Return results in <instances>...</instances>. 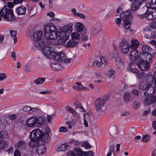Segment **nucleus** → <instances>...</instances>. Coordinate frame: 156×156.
Segmentation results:
<instances>
[{"label":"nucleus","mask_w":156,"mask_h":156,"mask_svg":"<svg viewBox=\"0 0 156 156\" xmlns=\"http://www.w3.org/2000/svg\"><path fill=\"white\" fill-rule=\"evenodd\" d=\"M46 150V148L43 144H41L39 145L37 147V151L39 155H42L44 154Z\"/></svg>","instance_id":"nucleus-25"},{"label":"nucleus","mask_w":156,"mask_h":156,"mask_svg":"<svg viewBox=\"0 0 156 156\" xmlns=\"http://www.w3.org/2000/svg\"><path fill=\"white\" fill-rule=\"evenodd\" d=\"M10 34L11 36L13 38L14 43H16L17 41V38L16 37L17 32L14 30H11L10 31Z\"/></svg>","instance_id":"nucleus-38"},{"label":"nucleus","mask_w":156,"mask_h":156,"mask_svg":"<svg viewBox=\"0 0 156 156\" xmlns=\"http://www.w3.org/2000/svg\"><path fill=\"white\" fill-rule=\"evenodd\" d=\"M41 134L40 129H35L30 132V138L31 141L29 143L30 147L34 148L38 145Z\"/></svg>","instance_id":"nucleus-3"},{"label":"nucleus","mask_w":156,"mask_h":156,"mask_svg":"<svg viewBox=\"0 0 156 156\" xmlns=\"http://www.w3.org/2000/svg\"><path fill=\"white\" fill-rule=\"evenodd\" d=\"M56 54L54 56V60L58 61H61L63 60L65 58V54L62 53H60L57 54L56 52Z\"/></svg>","instance_id":"nucleus-26"},{"label":"nucleus","mask_w":156,"mask_h":156,"mask_svg":"<svg viewBox=\"0 0 156 156\" xmlns=\"http://www.w3.org/2000/svg\"><path fill=\"white\" fill-rule=\"evenodd\" d=\"M115 62L118 67L122 69L124 68V64L122 60L119 57L115 59Z\"/></svg>","instance_id":"nucleus-18"},{"label":"nucleus","mask_w":156,"mask_h":156,"mask_svg":"<svg viewBox=\"0 0 156 156\" xmlns=\"http://www.w3.org/2000/svg\"><path fill=\"white\" fill-rule=\"evenodd\" d=\"M145 75V73L143 72H142L140 73H139H139L136 75V76H137V78L138 79H141Z\"/></svg>","instance_id":"nucleus-53"},{"label":"nucleus","mask_w":156,"mask_h":156,"mask_svg":"<svg viewBox=\"0 0 156 156\" xmlns=\"http://www.w3.org/2000/svg\"><path fill=\"white\" fill-rule=\"evenodd\" d=\"M76 108H80V111L81 112H85V110L83 107L82 104L80 103H77L75 104Z\"/></svg>","instance_id":"nucleus-45"},{"label":"nucleus","mask_w":156,"mask_h":156,"mask_svg":"<svg viewBox=\"0 0 156 156\" xmlns=\"http://www.w3.org/2000/svg\"><path fill=\"white\" fill-rule=\"evenodd\" d=\"M81 37L82 40L83 41H87L88 39L87 34L86 33V30L83 31L82 33Z\"/></svg>","instance_id":"nucleus-41"},{"label":"nucleus","mask_w":156,"mask_h":156,"mask_svg":"<svg viewBox=\"0 0 156 156\" xmlns=\"http://www.w3.org/2000/svg\"><path fill=\"white\" fill-rule=\"evenodd\" d=\"M23 111L26 112H28L31 110V107L28 106H26L23 108Z\"/></svg>","instance_id":"nucleus-58"},{"label":"nucleus","mask_w":156,"mask_h":156,"mask_svg":"<svg viewBox=\"0 0 156 156\" xmlns=\"http://www.w3.org/2000/svg\"><path fill=\"white\" fill-rule=\"evenodd\" d=\"M130 26V21L129 19L124 20V27L126 29H129Z\"/></svg>","instance_id":"nucleus-40"},{"label":"nucleus","mask_w":156,"mask_h":156,"mask_svg":"<svg viewBox=\"0 0 156 156\" xmlns=\"http://www.w3.org/2000/svg\"><path fill=\"white\" fill-rule=\"evenodd\" d=\"M139 46V43L136 40H132L131 41L130 48L135 49H136Z\"/></svg>","instance_id":"nucleus-32"},{"label":"nucleus","mask_w":156,"mask_h":156,"mask_svg":"<svg viewBox=\"0 0 156 156\" xmlns=\"http://www.w3.org/2000/svg\"><path fill=\"white\" fill-rule=\"evenodd\" d=\"M83 152L81 149L78 147L75 148L73 151L74 153L78 156H82Z\"/></svg>","instance_id":"nucleus-35"},{"label":"nucleus","mask_w":156,"mask_h":156,"mask_svg":"<svg viewBox=\"0 0 156 156\" xmlns=\"http://www.w3.org/2000/svg\"><path fill=\"white\" fill-rule=\"evenodd\" d=\"M26 8L23 5H21L16 9V12L19 15H24L26 11Z\"/></svg>","instance_id":"nucleus-20"},{"label":"nucleus","mask_w":156,"mask_h":156,"mask_svg":"<svg viewBox=\"0 0 156 156\" xmlns=\"http://www.w3.org/2000/svg\"><path fill=\"white\" fill-rule=\"evenodd\" d=\"M59 132H66L67 131V128L65 126H62L60 127L59 129Z\"/></svg>","instance_id":"nucleus-57"},{"label":"nucleus","mask_w":156,"mask_h":156,"mask_svg":"<svg viewBox=\"0 0 156 156\" xmlns=\"http://www.w3.org/2000/svg\"><path fill=\"white\" fill-rule=\"evenodd\" d=\"M100 62L102 66L103 65H105L108 64L107 59L103 56H101L100 58Z\"/></svg>","instance_id":"nucleus-42"},{"label":"nucleus","mask_w":156,"mask_h":156,"mask_svg":"<svg viewBox=\"0 0 156 156\" xmlns=\"http://www.w3.org/2000/svg\"><path fill=\"white\" fill-rule=\"evenodd\" d=\"M82 145L83 146H84L86 149H90L91 147V145L87 142H84Z\"/></svg>","instance_id":"nucleus-54"},{"label":"nucleus","mask_w":156,"mask_h":156,"mask_svg":"<svg viewBox=\"0 0 156 156\" xmlns=\"http://www.w3.org/2000/svg\"><path fill=\"white\" fill-rule=\"evenodd\" d=\"M36 118L37 119L36 121V124L37 123V124L41 125L43 123L44 119L42 118H37L36 117Z\"/></svg>","instance_id":"nucleus-49"},{"label":"nucleus","mask_w":156,"mask_h":156,"mask_svg":"<svg viewBox=\"0 0 156 156\" xmlns=\"http://www.w3.org/2000/svg\"><path fill=\"white\" fill-rule=\"evenodd\" d=\"M117 132L118 131L117 128L114 127L111 130L110 133L112 136H114L117 134Z\"/></svg>","instance_id":"nucleus-48"},{"label":"nucleus","mask_w":156,"mask_h":156,"mask_svg":"<svg viewBox=\"0 0 156 156\" xmlns=\"http://www.w3.org/2000/svg\"><path fill=\"white\" fill-rule=\"evenodd\" d=\"M69 149V145L67 144H62L58 147L57 150L58 151H64Z\"/></svg>","instance_id":"nucleus-31"},{"label":"nucleus","mask_w":156,"mask_h":156,"mask_svg":"<svg viewBox=\"0 0 156 156\" xmlns=\"http://www.w3.org/2000/svg\"><path fill=\"white\" fill-rule=\"evenodd\" d=\"M150 26L152 28L156 29V21L152 22Z\"/></svg>","instance_id":"nucleus-64"},{"label":"nucleus","mask_w":156,"mask_h":156,"mask_svg":"<svg viewBox=\"0 0 156 156\" xmlns=\"http://www.w3.org/2000/svg\"><path fill=\"white\" fill-rule=\"evenodd\" d=\"M76 84L78 86H77L78 87L80 90L83 89V90H87L88 89V87H84L83 85H82L80 82H76Z\"/></svg>","instance_id":"nucleus-46"},{"label":"nucleus","mask_w":156,"mask_h":156,"mask_svg":"<svg viewBox=\"0 0 156 156\" xmlns=\"http://www.w3.org/2000/svg\"><path fill=\"white\" fill-rule=\"evenodd\" d=\"M65 108L66 110L69 111L72 114L76 115L78 114L77 112L72 108L69 106H67L65 107Z\"/></svg>","instance_id":"nucleus-36"},{"label":"nucleus","mask_w":156,"mask_h":156,"mask_svg":"<svg viewBox=\"0 0 156 156\" xmlns=\"http://www.w3.org/2000/svg\"><path fill=\"white\" fill-rule=\"evenodd\" d=\"M41 134L40 135L39 140H41L44 142H47L49 141L50 140V137L49 134L48 133H44L42 134V132L40 130Z\"/></svg>","instance_id":"nucleus-24"},{"label":"nucleus","mask_w":156,"mask_h":156,"mask_svg":"<svg viewBox=\"0 0 156 156\" xmlns=\"http://www.w3.org/2000/svg\"><path fill=\"white\" fill-rule=\"evenodd\" d=\"M14 156H21L20 151L18 149H16L14 152Z\"/></svg>","instance_id":"nucleus-63"},{"label":"nucleus","mask_w":156,"mask_h":156,"mask_svg":"<svg viewBox=\"0 0 156 156\" xmlns=\"http://www.w3.org/2000/svg\"><path fill=\"white\" fill-rule=\"evenodd\" d=\"M101 30V25L99 23L94 24L91 28L90 34L92 35H96Z\"/></svg>","instance_id":"nucleus-9"},{"label":"nucleus","mask_w":156,"mask_h":156,"mask_svg":"<svg viewBox=\"0 0 156 156\" xmlns=\"http://www.w3.org/2000/svg\"><path fill=\"white\" fill-rule=\"evenodd\" d=\"M136 65L140 69L143 71L147 70L150 66L148 62L140 59L137 62Z\"/></svg>","instance_id":"nucleus-8"},{"label":"nucleus","mask_w":156,"mask_h":156,"mask_svg":"<svg viewBox=\"0 0 156 156\" xmlns=\"http://www.w3.org/2000/svg\"><path fill=\"white\" fill-rule=\"evenodd\" d=\"M9 137L8 133L5 130L0 131V138L6 139Z\"/></svg>","instance_id":"nucleus-37"},{"label":"nucleus","mask_w":156,"mask_h":156,"mask_svg":"<svg viewBox=\"0 0 156 156\" xmlns=\"http://www.w3.org/2000/svg\"><path fill=\"white\" fill-rule=\"evenodd\" d=\"M115 72V71L113 70H109L107 72V75L109 77H111L114 75Z\"/></svg>","instance_id":"nucleus-56"},{"label":"nucleus","mask_w":156,"mask_h":156,"mask_svg":"<svg viewBox=\"0 0 156 156\" xmlns=\"http://www.w3.org/2000/svg\"><path fill=\"white\" fill-rule=\"evenodd\" d=\"M36 117H32L28 119L26 122L27 127L29 128L34 127L36 124Z\"/></svg>","instance_id":"nucleus-15"},{"label":"nucleus","mask_w":156,"mask_h":156,"mask_svg":"<svg viewBox=\"0 0 156 156\" xmlns=\"http://www.w3.org/2000/svg\"><path fill=\"white\" fill-rule=\"evenodd\" d=\"M131 11L129 10H127L126 11L123 12L121 15L120 17L122 19H124V20L129 19L131 18Z\"/></svg>","instance_id":"nucleus-19"},{"label":"nucleus","mask_w":156,"mask_h":156,"mask_svg":"<svg viewBox=\"0 0 156 156\" xmlns=\"http://www.w3.org/2000/svg\"><path fill=\"white\" fill-rule=\"evenodd\" d=\"M78 44V42L73 39L69 40L66 44V46L67 47H73L76 46Z\"/></svg>","instance_id":"nucleus-30"},{"label":"nucleus","mask_w":156,"mask_h":156,"mask_svg":"<svg viewBox=\"0 0 156 156\" xmlns=\"http://www.w3.org/2000/svg\"><path fill=\"white\" fill-rule=\"evenodd\" d=\"M16 117V116L15 114L10 115L8 116V118L11 120H13L15 119Z\"/></svg>","instance_id":"nucleus-62"},{"label":"nucleus","mask_w":156,"mask_h":156,"mask_svg":"<svg viewBox=\"0 0 156 156\" xmlns=\"http://www.w3.org/2000/svg\"><path fill=\"white\" fill-rule=\"evenodd\" d=\"M51 91L50 90H45L44 91H41L39 92V93L41 94H46L51 93Z\"/></svg>","instance_id":"nucleus-61"},{"label":"nucleus","mask_w":156,"mask_h":156,"mask_svg":"<svg viewBox=\"0 0 156 156\" xmlns=\"http://www.w3.org/2000/svg\"><path fill=\"white\" fill-rule=\"evenodd\" d=\"M108 100L107 97H104L97 99L95 102L96 109L97 111L100 112H103L101 108L105 105L106 101Z\"/></svg>","instance_id":"nucleus-5"},{"label":"nucleus","mask_w":156,"mask_h":156,"mask_svg":"<svg viewBox=\"0 0 156 156\" xmlns=\"http://www.w3.org/2000/svg\"><path fill=\"white\" fill-rule=\"evenodd\" d=\"M42 31H37L32 33L30 36V38L33 41H40L42 37Z\"/></svg>","instance_id":"nucleus-11"},{"label":"nucleus","mask_w":156,"mask_h":156,"mask_svg":"<svg viewBox=\"0 0 156 156\" xmlns=\"http://www.w3.org/2000/svg\"><path fill=\"white\" fill-rule=\"evenodd\" d=\"M134 104L133 107L136 110H137L140 106V104L139 102L137 101H135L133 102Z\"/></svg>","instance_id":"nucleus-52"},{"label":"nucleus","mask_w":156,"mask_h":156,"mask_svg":"<svg viewBox=\"0 0 156 156\" xmlns=\"http://www.w3.org/2000/svg\"><path fill=\"white\" fill-rule=\"evenodd\" d=\"M131 92L133 93L134 95L138 96L139 92L138 90L136 89H133L131 90Z\"/></svg>","instance_id":"nucleus-60"},{"label":"nucleus","mask_w":156,"mask_h":156,"mask_svg":"<svg viewBox=\"0 0 156 156\" xmlns=\"http://www.w3.org/2000/svg\"><path fill=\"white\" fill-rule=\"evenodd\" d=\"M142 50L143 51L142 52H144V53H150L151 51V48L148 45H143Z\"/></svg>","instance_id":"nucleus-33"},{"label":"nucleus","mask_w":156,"mask_h":156,"mask_svg":"<svg viewBox=\"0 0 156 156\" xmlns=\"http://www.w3.org/2000/svg\"><path fill=\"white\" fill-rule=\"evenodd\" d=\"M42 50L44 56L49 59L52 58L56 54V52L53 51V48L46 45L44 46Z\"/></svg>","instance_id":"nucleus-6"},{"label":"nucleus","mask_w":156,"mask_h":156,"mask_svg":"<svg viewBox=\"0 0 156 156\" xmlns=\"http://www.w3.org/2000/svg\"><path fill=\"white\" fill-rule=\"evenodd\" d=\"M149 87H150V86L147 84V83L145 81H144V80H142L140 83L139 88L140 90H144V91H145Z\"/></svg>","instance_id":"nucleus-28"},{"label":"nucleus","mask_w":156,"mask_h":156,"mask_svg":"<svg viewBox=\"0 0 156 156\" xmlns=\"http://www.w3.org/2000/svg\"><path fill=\"white\" fill-rule=\"evenodd\" d=\"M137 17L139 18L143 19L144 18H145L149 20V18H148V15L147 14V13L146 14V11L144 13L141 15L137 14Z\"/></svg>","instance_id":"nucleus-47"},{"label":"nucleus","mask_w":156,"mask_h":156,"mask_svg":"<svg viewBox=\"0 0 156 156\" xmlns=\"http://www.w3.org/2000/svg\"><path fill=\"white\" fill-rule=\"evenodd\" d=\"M6 77V75L5 73H0V81H2L3 80H4Z\"/></svg>","instance_id":"nucleus-59"},{"label":"nucleus","mask_w":156,"mask_h":156,"mask_svg":"<svg viewBox=\"0 0 156 156\" xmlns=\"http://www.w3.org/2000/svg\"><path fill=\"white\" fill-rule=\"evenodd\" d=\"M100 62L98 61H95L93 62L92 65L93 66L100 67L102 66Z\"/></svg>","instance_id":"nucleus-51"},{"label":"nucleus","mask_w":156,"mask_h":156,"mask_svg":"<svg viewBox=\"0 0 156 156\" xmlns=\"http://www.w3.org/2000/svg\"><path fill=\"white\" fill-rule=\"evenodd\" d=\"M155 90L153 87L150 86L144 91V96H148L149 95H151L154 93Z\"/></svg>","instance_id":"nucleus-21"},{"label":"nucleus","mask_w":156,"mask_h":156,"mask_svg":"<svg viewBox=\"0 0 156 156\" xmlns=\"http://www.w3.org/2000/svg\"><path fill=\"white\" fill-rule=\"evenodd\" d=\"M0 14L7 21L11 22L15 20L13 10L11 8L4 7L0 11Z\"/></svg>","instance_id":"nucleus-4"},{"label":"nucleus","mask_w":156,"mask_h":156,"mask_svg":"<svg viewBox=\"0 0 156 156\" xmlns=\"http://www.w3.org/2000/svg\"><path fill=\"white\" fill-rule=\"evenodd\" d=\"M34 47L38 49L42 48L44 46L48 44V42L46 39L42 41H34Z\"/></svg>","instance_id":"nucleus-13"},{"label":"nucleus","mask_w":156,"mask_h":156,"mask_svg":"<svg viewBox=\"0 0 156 156\" xmlns=\"http://www.w3.org/2000/svg\"><path fill=\"white\" fill-rule=\"evenodd\" d=\"M74 27L75 29L78 32H80L83 31L84 26L83 24L81 23L78 22L75 23Z\"/></svg>","instance_id":"nucleus-29"},{"label":"nucleus","mask_w":156,"mask_h":156,"mask_svg":"<svg viewBox=\"0 0 156 156\" xmlns=\"http://www.w3.org/2000/svg\"><path fill=\"white\" fill-rule=\"evenodd\" d=\"M51 69L54 70H62L63 68L59 63L56 62H52L50 64Z\"/></svg>","instance_id":"nucleus-17"},{"label":"nucleus","mask_w":156,"mask_h":156,"mask_svg":"<svg viewBox=\"0 0 156 156\" xmlns=\"http://www.w3.org/2000/svg\"><path fill=\"white\" fill-rule=\"evenodd\" d=\"M75 16L79 17L82 19H84L85 18V16L84 14L78 12L75 13Z\"/></svg>","instance_id":"nucleus-55"},{"label":"nucleus","mask_w":156,"mask_h":156,"mask_svg":"<svg viewBox=\"0 0 156 156\" xmlns=\"http://www.w3.org/2000/svg\"><path fill=\"white\" fill-rule=\"evenodd\" d=\"M139 57V54L136 50H132L130 54L129 58L132 62H133L137 59Z\"/></svg>","instance_id":"nucleus-16"},{"label":"nucleus","mask_w":156,"mask_h":156,"mask_svg":"<svg viewBox=\"0 0 156 156\" xmlns=\"http://www.w3.org/2000/svg\"><path fill=\"white\" fill-rule=\"evenodd\" d=\"M144 0H136L134 1L131 4V7L132 10L135 11L140 8L141 4Z\"/></svg>","instance_id":"nucleus-14"},{"label":"nucleus","mask_w":156,"mask_h":156,"mask_svg":"<svg viewBox=\"0 0 156 156\" xmlns=\"http://www.w3.org/2000/svg\"><path fill=\"white\" fill-rule=\"evenodd\" d=\"M145 82L147 84L150 86H151L154 81L153 76L151 74L147 75L145 77Z\"/></svg>","instance_id":"nucleus-22"},{"label":"nucleus","mask_w":156,"mask_h":156,"mask_svg":"<svg viewBox=\"0 0 156 156\" xmlns=\"http://www.w3.org/2000/svg\"><path fill=\"white\" fill-rule=\"evenodd\" d=\"M82 156H93V152L92 151L87 152L84 151Z\"/></svg>","instance_id":"nucleus-50"},{"label":"nucleus","mask_w":156,"mask_h":156,"mask_svg":"<svg viewBox=\"0 0 156 156\" xmlns=\"http://www.w3.org/2000/svg\"><path fill=\"white\" fill-rule=\"evenodd\" d=\"M45 80L44 78L39 77L34 80V82L37 84H39L42 83Z\"/></svg>","instance_id":"nucleus-39"},{"label":"nucleus","mask_w":156,"mask_h":156,"mask_svg":"<svg viewBox=\"0 0 156 156\" xmlns=\"http://www.w3.org/2000/svg\"><path fill=\"white\" fill-rule=\"evenodd\" d=\"M119 47L122 53H127L129 51V45L126 40H122L119 44Z\"/></svg>","instance_id":"nucleus-7"},{"label":"nucleus","mask_w":156,"mask_h":156,"mask_svg":"<svg viewBox=\"0 0 156 156\" xmlns=\"http://www.w3.org/2000/svg\"><path fill=\"white\" fill-rule=\"evenodd\" d=\"M132 95L130 92H126L124 94L123 99L125 103L130 102L132 99Z\"/></svg>","instance_id":"nucleus-23"},{"label":"nucleus","mask_w":156,"mask_h":156,"mask_svg":"<svg viewBox=\"0 0 156 156\" xmlns=\"http://www.w3.org/2000/svg\"><path fill=\"white\" fill-rule=\"evenodd\" d=\"M146 4L149 5V7L145 6L143 9H146V14L147 13L149 20H153L156 18V0H146Z\"/></svg>","instance_id":"nucleus-2"},{"label":"nucleus","mask_w":156,"mask_h":156,"mask_svg":"<svg viewBox=\"0 0 156 156\" xmlns=\"http://www.w3.org/2000/svg\"><path fill=\"white\" fill-rule=\"evenodd\" d=\"M71 37L72 39L74 40L78 39L80 38V36L78 33L74 32L71 34Z\"/></svg>","instance_id":"nucleus-43"},{"label":"nucleus","mask_w":156,"mask_h":156,"mask_svg":"<svg viewBox=\"0 0 156 156\" xmlns=\"http://www.w3.org/2000/svg\"><path fill=\"white\" fill-rule=\"evenodd\" d=\"M72 25H66L60 30H57L52 24L47 23L44 25L43 31L45 37L48 39L54 40L60 37L58 41V44L63 45L68 40L69 35L72 30Z\"/></svg>","instance_id":"nucleus-1"},{"label":"nucleus","mask_w":156,"mask_h":156,"mask_svg":"<svg viewBox=\"0 0 156 156\" xmlns=\"http://www.w3.org/2000/svg\"><path fill=\"white\" fill-rule=\"evenodd\" d=\"M151 138L150 136L148 134H146L142 137V141L146 142L149 141Z\"/></svg>","instance_id":"nucleus-44"},{"label":"nucleus","mask_w":156,"mask_h":156,"mask_svg":"<svg viewBox=\"0 0 156 156\" xmlns=\"http://www.w3.org/2000/svg\"><path fill=\"white\" fill-rule=\"evenodd\" d=\"M8 145L7 142L5 140H0V150L4 149Z\"/></svg>","instance_id":"nucleus-34"},{"label":"nucleus","mask_w":156,"mask_h":156,"mask_svg":"<svg viewBox=\"0 0 156 156\" xmlns=\"http://www.w3.org/2000/svg\"><path fill=\"white\" fill-rule=\"evenodd\" d=\"M16 147L20 150H24L26 146L25 142L23 140H20L15 145Z\"/></svg>","instance_id":"nucleus-27"},{"label":"nucleus","mask_w":156,"mask_h":156,"mask_svg":"<svg viewBox=\"0 0 156 156\" xmlns=\"http://www.w3.org/2000/svg\"><path fill=\"white\" fill-rule=\"evenodd\" d=\"M139 58L141 60L148 63L151 61L152 56L149 53H144V52H141L139 55Z\"/></svg>","instance_id":"nucleus-12"},{"label":"nucleus","mask_w":156,"mask_h":156,"mask_svg":"<svg viewBox=\"0 0 156 156\" xmlns=\"http://www.w3.org/2000/svg\"><path fill=\"white\" fill-rule=\"evenodd\" d=\"M143 103L145 106H148L156 101V96L154 95L146 96Z\"/></svg>","instance_id":"nucleus-10"}]
</instances>
